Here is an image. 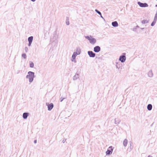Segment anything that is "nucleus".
I'll use <instances>...</instances> for the list:
<instances>
[{
  "label": "nucleus",
  "instance_id": "nucleus-1",
  "mask_svg": "<svg viewBox=\"0 0 157 157\" xmlns=\"http://www.w3.org/2000/svg\"><path fill=\"white\" fill-rule=\"evenodd\" d=\"M28 74L26 76V78L29 79V81L30 83L32 82L33 81L34 78L35 77V73L34 72L29 71L28 72Z\"/></svg>",
  "mask_w": 157,
  "mask_h": 157
},
{
  "label": "nucleus",
  "instance_id": "nucleus-2",
  "mask_svg": "<svg viewBox=\"0 0 157 157\" xmlns=\"http://www.w3.org/2000/svg\"><path fill=\"white\" fill-rule=\"evenodd\" d=\"M85 38L88 40L90 43L91 44H94L96 42L97 40L96 39L91 36H85Z\"/></svg>",
  "mask_w": 157,
  "mask_h": 157
},
{
  "label": "nucleus",
  "instance_id": "nucleus-3",
  "mask_svg": "<svg viewBox=\"0 0 157 157\" xmlns=\"http://www.w3.org/2000/svg\"><path fill=\"white\" fill-rule=\"evenodd\" d=\"M126 59V53H123L119 57V60L120 61L121 63H123L124 62Z\"/></svg>",
  "mask_w": 157,
  "mask_h": 157
},
{
  "label": "nucleus",
  "instance_id": "nucleus-4",
  "mask_svg": "<svg viewBox=\"0 0 157 157\" xmlns=\"http://www.w3.org/2000/svg\"><path fill=\"white\" fill-rule=\"evenodd\" d=\"M113 149L114 147H113L112 146H109L107 149V151L105 152L106 155H109L111 154L112 153Z\"/></svg>",
  "mask_w": 157,
  "mask_h": 157
},
{
  "label": "nucleus",
  "instance_id": "nucleus-5",
  "mask_svg": "<svg viewBox=\"0 0 157 157\" xmlns=\"http://www.w3.org/2000/svg\"><path fill=\"white\" fill-rule=\"evenodd\" d=\"M137 4L141 7H147L148 6V5L146 3H143L140 2H138Z\"/></svg>",
  "mask_w": 157,
  "mask_h": 157
},
{
  "label": "nucleus",
  "instance_id": "nucleus-6",
  "mask_svg": "<svg viewBox=\"0 0 157 157\" xmlns=\"http://www.w3.org/2000/svg\"><path fill=\"white\" fill-rule=\"evenodd\" d=\"M46 105L48 106V110L49 111H51L54 107V105L52 103L49 104L48 103H46Z\"/></svg>",
  "mask_w": 157,
  "mask_h": 157
},
{
  "label": "nucleus",
  "instance_id": "nucleus-7",
  "mask_svg": "<svg viewBox=\"0 0 157 157\" xmlns=\"http://www.w3.org/2000/svg\"><path fill=\"white\" fill-rule=\"evenodd\" d=\"M87 53L89 57L92 58H94L96 56V54L92 51H89L87 52Z\"/></svg>",
  "mask_w": 157,
  "mask_h": 157
},
{
  "label": "nucleus",
  "instance_id": "nucleus-8",
  "mask_svg": "<svg viewBox=\"0 0 157 157\" xmlns=\"http://www.w3.org/2000/svg\"><path fill=\"white\" fill-rule=\"evenodd\" d=\"M77 55H78L77 52H74L72 56V59L71 61H74L75 62H76V61L75 60L76 59V57Z\"/></svg>",
  "mask_w": 157,
  "mask_h": 157
},
{
  "label": "nucleus",
  "instance_id": "nucleus-9",
  "mask_svg": "<svg viewBox=\"0 0 157 157\" xmlns=\"http://www.w3.org/2000/svg\"><path fill=\"white\" fill-rule=\"evenodd\" d=\"M101 51V48L99 46H95L94 48V51L96 53H98Z\"/></svg>",
  "mask_w": 157,
  "mask_h": 157
},
{
  "label": "nucleus",
  "instance_id": "nucleus-10",
  "mask_svg": "<svg viewBox=\"0 0 157 157\" xmlns=\"http://www.w3.org/2000/svg\"><path fill=\"white\" fill-rule=\"evenodd\" d=\"M53 36L52 38V40L53 41L56 40L58 38V35H57L56 30L55 31L53 34Z\"/></svg>",
  "mask_w": 157,
  "mask_h": 157
},
{
  "label": "nucleus",
  "instance_id": "nucleus-11",
  "mask_svg": "<svg viewBox=\"0 0 157 157\" xmlns=\"http://www.w3.org/2000/svg\"><path fill=\"white\" fill-rule=\"evenodd\" d=\"M79 73L78 72H77L75 75L73 77V79L74 80H77L78 78H79Z\"/></svg>",
  "mask_w": 157,
  "mask_h": 157
},
{
  "label": "nucleus",
  "instance_id": "nucleus-12",
  "mask_svg": "<svg viewBox=\"0 0 157 157\" xmlns=\"http://www.w3.org/2000/svg\"><path fill=\"white\" fill-rule=\"evenodd\" d=\"M116 66L117 68L122 69V64L120 62H116Z\"/></svg>",
  "mask_w": 157,
  "mask_h": 157
},
{
  "label": "nucleus",
  "instance_id": "nucleus-13",
  "mask_svg": "<svg viewBox=\"0 0 157 157\" xmlns=\"http://www.w3.org/2000/svg\"><path fill=\"white\" fill-rule=\"evenodd\" d=\"M29 115V113L28 112H25L23 114V119H26L27 118V117Z\"/></svg>",
  "mask_w": 157,
  "mask_h": 157
},
{
  "label": "nucleus",
  "instance_id": "nucleus-14",
  "mask_svg": "<svg viewBox=\"0 0 157 157\" xmlns=\"http://www.w3.org/2000/svg\"><path fill=\"white\" fill-rule=\"evenodd\" d=\"M112 25L114 27H117L118 26V24L117 21H113L112 23Z\"/></svg>",
  "mask_w": 157,
  "mask_h": 157
},
{
  "label": "nucleus",
  "instance_id": "nucleus-15",
  "mask_svg": "<svg viewBox=\"0 0 157 157\" xmlns=\"http://www.w3.org/2000/svg\"><path fill=\"white\" fill-rule=\"evenodd\" d=\"M114 120V123L116 124H119L121 121V120L118 118H115Z\"/></svg>",
  "mask_w": 157,
  "mask_h": 157
},
{
  "label": "nucleus",
  "instance_id": "nucleus-16",
  "mask_svg": "<svg viewBox=\"0 0 157 157\" xmlns=\"http://www.w3.org/2000/svg\"><path fill=\"white\" fill-rule=\"evenodd\" d=\"M152 106L151 104H149L147 105V108L148 110L150 111L152 109Z\"/></svg>",
  "mask_w": 157,
  "mask_h": 157
},
{
  "label": "nucleus",
  "instance_id": "nucleus-17",
  "mask_svg": "<svg viewBox=\"0 0 157 157\" xmlns=\"http://www.w3.org/2000/svg\"><path fill=\"white\" fill-rule=\"evenodd\" d=\"M77 52V53L79 55L80 54L81 52V51L80 48L78 47L76 48V52Z\"/></svg>",
  "mask_w": 157,
  "mask_h": 157
},
{
  "label": "nucleus",
  "instance_id": "nucleus-18",
  "mask_svg": "<svg viewBox=\"0 0 157 157\" xmlns=\"http://www.w3.org/2000/svg\"><path fill=\"white\" fill-rule=\"evenodd\" d=\"M148 75L150 77H152L153 76V74L151 70L149 71L148 73Z\"/></svg>",
  "mask_w": 157,
  "mask_h": 157
},
{
  "label": "nucleus",
  "instance_id": "nucleus-19",
  "mask_svg": "<svg viewBox=\"0 0 157 157\" xmlns=\"http://www.w3.org/2000/svg\"><path fill=\"white\" fill-rule=\"evenodd\" d=\"M33 40V36H30L28 38V41L29 42H32Z\"/></svg>",
  "mask_w": 157,
  "mask_h": 157
},
{
  "label": "nucleus",
  "instance_id": "nucleus-20",
  "mask_svg": "<svg viewBox=\"0 0 157 157\" xmlns=\"http://www.w3.org/2000/svg\"><path fill=\"white\" fill-rule=\"evenodd\" d=\"M130 143V146H129V148H128V149L129 150V151H130L133 148V146H132V143L130 141L129 142Z\"/></svg>",
  "mask_w": 157,
  "mask_h": 157
},
{
  "label": "nucleus",
  "instance_id": "nucleus-21",
  "mask_svg": "<svg viewBox=\"0 0 157 157\" xmlns=\"http://www.w3.org/2000/svg\"><path fill=\"white\" fill-rule=\"evenodd\" d=\"M128 143V140L126 139L124 140L123 145L124 147H126Z\"/></svg>",
  "mask_w": 157,
  "mask_h": 157
},
{
  "label": "nucleus",
  "instance_id": "nucleus-22",
  "mask_svg": "<svg viewBox=\"0 0 157 157\" xmlns=\"http://www.w3.org/2000/svg\"><path fill=\"white\" fill-rule=\"evenodd\" d=\"M149 22V21L147 20H144L141 21L142 24H145L148 23Z\"/></svg>",
  "mask_w": 157,
  "mask_h": 157
},
{
  "label": "nucleus",
  "instance_id": "nucleus-23",
  "mask_svg": "<svg viewBox=\"0 0 157 157\" xmlns=\"http://www.w3.org/2000/svg\"><path fill=\"white\" fill-rule=\"evenodd\" d=\"M66 23L67 25H69L70 24L69 21V17H66Z\"/></svg>",
  "mask_w": 157,
  "mask_h": 157
},
{
  "label": "nucleus",
  "instance_id": "nucleus-24",
  "mask_svg": "<svg viewBox=\"0 0 157 157\" xmlns=\"http://www.w3.org/2000/svg\"><path fill=\"white\" fill-rule=\"evenodd\" d=\"M34 64L33 62L32 61H29V67L31 68L34 67Z\"/></svg>",
  "mask_w": 157,
  "mask_h": 157
},
{
  "label": "nucleus",
  "instance_id": "nucleus-25",
  "mask_svg": "<svg viewBox=\"0 0 157 157\" xmlns=\"http://www.w3.org/2000/svg\"><path fill=\"white\" fill-rule=\"evenodd\" d=\"M22 57H23L24 59H26L27 57L25 53H23L21 55Z\"/></svg>",
  "mask_w": 157,
  "mask_h": 157
},
{
  "label": "nucleus",
  "instance_id": "nucleus-26",
  "mask_svg": "<svg viewBox=\"0 0 157 157\" xmlns=\"http://www.w3.org/2000/svg\"><path fill=\"white\" fill-rule=\"evenodd\" d=\"M156 22V21L153 20V21L152 22L151 24V26H153L155 24Z\"/></svg>",
  "mask_w": 157,
  "mask_h": 157
},
{
  "label": "nucleus",
  "instance_id": "nucleus-27",
  "mask_svg": "<svg viewBox=\"0 0 157 157\" xmlns=\"http://www.w3.org/2000/svg\"><path fill=\"white\" fill-rule=\"evenodd\" d=\"M95 11L98 13L99 15H101V12L99 11L97 9H95Z\"/></svg>",
  "mask_w": 157,
  "mask_h": 157
},
{
  "label": "nucleus",
  "instance_id": "nucleus-28",
  "mask_svg": "<svg viewBox=\"0 0 157 157\" xmlns=\"http://www.w3.org/2000/svg\"><path fill=\"white\" fill-rule=\"evenodd\" d=\"M154 20L157 21V13H156L155 15V17H154Z\"/></svg>",
  "mask_w": 157,
  "mask_h": 157
},
{
  "label": "nucleus",
  "instance_id": "nucleus-29",
  "mask_svg": "<svg viewBox=\"0 0 157 157\" xmlns=\"http://www.w3.org/2000/svg\"><path fill=\"white\" fill-rule=\"evenodd\" d=\"M65 98H63V97H61V98H60V102H62V101H63V100L64 99H65Z\"/></svg>",
  "mask_w": 157,
  "mask_h": 157
},
{
  "label": "nucleus",
  "instance_id": "nucleus-30",
  "mask_svg": "<svg viewBox=\"0 0 157 157\" xmlns=\"http://www.w3.org/2000/svg\"><path fill=\"white\" fill-rule=\"evenodd\" d=\"M28 48L27 47H25V50L26 52H28Z\"/></svg>",
  "mask_w": 157,
  "mask_h": 157
},
{
  "label": "nucleus",
  "instance_id": "nucleus-31",
  "mask_svg": "<svg viewBox=\"0 0 157 157\" xmlns=\"http://www.w3.org/2000/svg\"><path fill=\"white\" fill-rule=\"evenodd\" d=\"M136 28L135 27L133 29V31L135 32L136 31Z\"/></svg>",
  "mask_w": 157,
  "mask_h": 157
},
{
  "label": "nucleus",
  "instance_id": "nucleus-32",
  "mask_svg": "<svg viewBox=\"0 0 157 157\" xmlns=\"http://www.w3.org/2000/svg\"><path fill=\"white\" fill-rule=\"evenodd\" d=\"M32 43V42H29L28 46L29 47L31 45Z\"/></svg>",
  "mask_w": 157,
  "mask_h": 157
},
{
  "label": "nucleus",
  "instance_id": "nucleus-33",
  "mask_svg": "<svg viewBox=\"0 0 157 157\" xmlns=\"http://www.w3.org/2000/svg\"><path fill=\"white\" fill-rule=\"evenodd\" d=\"M37 143V140H35L34 141V144H36V143Z\"/></svg>",
  "mask_w": 157,
  "mask_h": 157
},
{
  "label": "nucleus",
  "instance_id": "nucleus-34",
  "mask_svg": "<svg viewBox=\"0 0 157 157\" xmlns=\"http://www.w3.org/2000/svg\"><path fill=\"white\" fill-rule=\"evenodd\" d=\"M66 140V139H64L62 141L63 143H64L65 142Z\"/></svg>",
  "mask_w": 157,
  "mask_h": 157
},
{
  "label": "nucleus",
  "instance_id": "nucleus-35",
  "mask_svg": "<svg viewBox=\"0 0 157 157\" xmlns=\"http://www.w3.org/2000/svg\"><path fill=\"white\" fill-rule=\"evenodd\" d=\"M136 29L139 28H140V27L138 25H136V26L135 27Z\"/></svg>",
  "mask_w": 157,
  "mask_h": 157
},
{
  "label": "nucleus",
  "instance_id": "nucleus-36",
  "mask_svg": "<svg viewBox=\"0 0 157 157\" xmlns=\"http://www.w3.org/2000/svg\"><path fill=\"white\" fill-rule=\"evenodd\" d=\"M100 15V17H101V18H103V17L102 16V15L101 13V15Z\"/></svg>",
  "mask_w": 157,
  "mask_h": 157
},
{
  "label": "nucleus",
  "instance_id": "nucleus-37",
  "mask_svg": "<svg viewBox=\"0 0 157 157\" xmlns=\"http://www.w3.org/2000/svg\"><path fill=\"white\" fill-rule=\"evenodd\" d=\"M31 0L32 2H34L36 0Z\"/></svg>",
  "mask_w": 157,
  "mask_h": 157
},
{
  "label": "nucleus",
  "instance_id": "nucleus-38",
  "mask_svg": "<svg viewBox=\"0 0 157 157\" xmlns=\"http://www.w3.org/2000/svg\"><path fill=\"white\" fill-rule=\"evenodd\" d=\"M147 157H153L151 155H148Z\"/></svg>",
  "mask_w": 157,
  "mask_h": 157
},
{
  "label": "nucleus",
  "instance_id": "nucleus-39",
  "mask_svg": "<svg viewBox=\"0 0 157 157\" xmlns=\"http://www.w3.org/2000/svg\"><path fill=\"white\" fill-rule=\"evenodd\" d=\"M140 29H142V30H143V29H144V28H140Z\"/></svg>",
  "mask_w": 157,
  "mask_h": 157
},
{
  "label": "nucleus",
  "instance_id": "nucleus-40",
  "mask_svg": "<svg viewBox=\"0 0 157 157\" xmlns=\"http://www.w3.org/2000/svg\"><path fill=\"white\" fill-rule=\"evenodd\" d=\"M155 6L156 7H157V5H155Z\"/></svg>",
  "mask_w": 157,
  "mask_h": 157
},
{
  "label": "nucleus",
  "instance_id": "nucleus-41",
  "mask_svg": "<svg viewBox=\"0 0 157 157\" xmlns=\"http://www.w3.org/2000/svg\"><path fill=\"white\" fill-rule=\"evenodd\" d=\"M98 127L100 128V126L99 125H98Z\"/></svg>",
  "mask_w": 157,
  "mask_h": 157
},
{
  "label": "nucleus",
  "instance_id": "nucleus-42",
  "mask_svg": "<svg viewBox=\"0 0 157 157\" xmlns=\"http://www.w3.org/2000/svg\"><path fill=\"white\" fill-rule=\"evenodd\" d=\"M156 1H157V0H156Z\"/></svg>",
  "mask_w": 157,
  "mask_h": 157
}]
</instances>
